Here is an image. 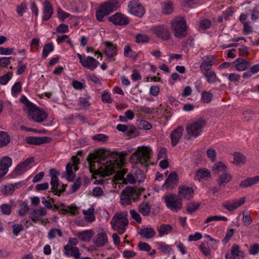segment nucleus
Returning a JSON list of instances; mask_svg holds the SVG:
<instances>
[{"instance_id":"f257e3e1","label":"nucleus","mask_w":259,"mask_h":259,"mask_svg":"<svg viewBox=\"0 0 259 259\" xmlns=\"http://www.w3.org/2000/svg\"><path fill=\"white\" fill-rule=\"evenodd\" d=\"M125 152H121L117 153L115 152H111L105 149H101L97 150L95 152L91 154L87 160L89 162L90 167V172L92 174V178L96 179L95 175L99 176L101 177H103L106 175H108V173H111L112 171H114L115 164L112 161L107 162L106 163H103L101 165L99 169H95V161L94 159L99 158L101 160L104 161L106 157L110 156L114 161L117 162L119 158H124Z\"/></svg>"},{"instance_id":"f03ea898","label":"nucleus","mask_w":259,"mask_h":259,"mask_svg":"<svg viewBox=\"0 0 259 259\" xmlns=\"http://www.w3.org/2000/svg\"><path fill=\"white\" fill-rule=\"evenodd\" d=\"M152 152L150 148L147 146L139 147L131 156V160L133 162L139 163L141 165L147 167L148 163L151 157Z\"/></svg>"},{"instance_id":"7ed1b4c3","label":"nucleus","mask_w":259,"mask_h":259,"mask_svg":"<svg viewBox=\"0 0 259 259\" xmlns=\"http://www.w3.org/2000/svg\"><path fill=\"white\" fill-rule=\"evenodd\" d=\"M172 29L175 37L182 39L188 35V26L184 17H177L171 21Z\"/></svg>"},{"instance_id":"20e7f679","label":"nucleus","mask_w":259,"mask_h":259,"mask_svg":"<svg viewBox=\"0 0 259 259\" xmlns=\"http://www.w3.org/2000/svg\"><path fill=\"white\" fill-rule=\"evenodd\" d=\"M118 2L116 0H109L102 5L99 9L96 10V16L99 21H104V18L110 13L116 10Z\"/></svg>"},{"instance_id":"39448f33","label":"nucleus","mask_w":259,"mask_h":259,"mask_svg":"<svg viewBox=\"0 0 259 259\" xmlns=\"http://www.w3.org/2000/svg\"><path fill=\"white\" fill-rule=\"evenodd\" d=\"M206 124L204 119H199L193 123L188 125L186 127V131L189 136L188 139H190L191 137L196 138L199 136L202 131V128Z\"/></svg>"},{"instance_id":"423d86ee","label":"nucleus","mask_w":259,"mask_h":259,"mask_svg":"<svg viewBox=\"0 0 259 259\" xmlns=\"http://www.w3.org/2000/svg\"><path fill=\"white\" fill-rule=\"evenodd\" d=\"M27 113L29 119L36 122H41L48 117V115L35 104L27 110Z\"/></svg>"},{"instance_id":"0eeeda50","label":"nucleus","mask_w":259,"mask_h":259,"mask_svg":"<svg viewBox=\"0 0 259 259\" xmlns=\"http://www.w3.org/2000/svg\"><path fill=\"white\" fill-rule=\"evenodd\" d=\"M163 198L164 199L166 206L170 209L176 211L181 209L182 207V201L176 199L175 194L165 195Z\"/></svg>"},{"instance_id":"6e6552de","label":"nucleus","mask_w":259,"mask_h":259,"mask_svg":"<svg viewBox=\"0 0 259 259\" xmlns=\"http://www.w3.org/2000/svg\"><path fill=\"white\" fill-rule=\"evenodd\" d=\"M128 8L130 13L135 16L141 17L145 14L144 7L138 2L131 1L128 5Z\"/></svg>"},{"instance_id":"1a4fd4ad","label":"nucleus","mask_w":259,"mask_h":259,"mask_svg":"<svg viewBox=\"0 0 259 259\" xmlns=\"http://www.w3.org/2000/svg\"><path fill=\"white\" fill-rule=\"evenodd\" d=\"M107 19L108 21L112 22L115 25H125L129 23L128 18L120 13H116Z\"/></svg>"},{"instance_id":"9d476101","label":"nucleus","mask_w":259,"mask_h":259,"mask_svg":"<svg viewBox=\"0 0 259 259\" xmlns=\"http://www.w3.org/2000/svg\"><path fill=\"white\" fill-rule=\"evenodd\" d=\"M178 182V175L176 171L171 172L165 181L162 188L168 189L174 188Z\"/></svg>"},{"instance_id":"9b49d317","label":"nucleus","mask_w":259,"mask_h":259,"mask_svg":"<svg viewBox=\"0 0 259 259\" xmlns=\"http://www.w3.org/2000/svg\"><path fill=\"white\" fill-rule=\"evenodd\" d=\"M178 196L181 198L190 200L193 197L194 190L192 187L184 185L179 187Z\"/></svg>"},{"instance_id":"f8f14e48","label":"nucleus","mask_w":259,"mask_h":259,"mask_svg":"<svg viewBox=\"0 0 259 259\" xmlns=\"http://www.w3.org/2000/svg\"><path fill=\"white\" fill-rule=\"evenodd\" d=\"M51 138L48 137H33L30 136L26 137L25 141L30 145H39L44 143L50 142Z\"/></svg>"},{"instance_id":"ddd939ff","label":"nucleus","mask_w":259,"mask_h":259,"mask_svg":"<svg viewBox=\"0 0 259 259\" xmlns=\"http://www.w3.org/2000/svg\"><path fill=\"white\" fill-rule=\"evenodd\" d=\"M34 161L33 157H30L27 158L23 162L18 164L15 168L13 172V174L15 176H19L22 174L24 172L27 170V167L28 165Z\"/></svg>"},{"instance_id":"4468645a","label":"nucleus","mask_w":259,"mask_h":259,"mask_svg":"<svg viewBox=\"0 0 259 259\" xmlns=\"http://www.w3.org/2000/svg\"><path fill=\"white\" fill-rule=\"evenodd\" d=\"M106 46L105 54L108 59H111L117 55V45L110 41H104Z\"/></svg>"},{"instance_id":"2eb2a0df","label":"nucleus","mask_w":259,"mask_h":259,"mask_svg":"<svg viewBox=\"0 0 259 259\" xmlns=\"http://www.w3.org/2000/svg\"><path fill=\"white\" fill-rule=\"evenodd\" d=\"M239 246L238 245H234L232 247L231 253H227L226 254V259H243L244 253L239 250Z\"/></svg>"},{"instance_id":"dca6fc26","label":"nucleus","mask_w":259,"mask_h":259,"mask_svg":"<svg viewBox=\"0 0 259 259\" xmlns=\"http://www.w3.org/2000/svg\"><path fill=\"white\" fill-rule=\"evenodd\" d=\"M183 127L182 126H179L171 133L170 139L172 147H175L179 143L183 135Z\"/></svg>"},{"instance_id":"f3484780","label":"nucleus","mask_w":259,"mask_h":259,"mask_svg":"<svg viewBox=\"0 0 259 259\" xmlns=\"http://www.w3.org/2000/svg\"><path fill=\"white\" fill-rule=\"evenodd\" d=\"M154 32L156 36L163 40H167L169 38V32L167 27L158 26L154 28Z\"/></svg>"},{"instance_id":"a211bd4d","label":"nucleus","mask_w":259,"mask_h":259,"mask_svg":"<svg viewBox=\"0 0 259 259\" xmlns=\"http://www.w3.org/2000/svg\"><path fill=\"white\" fill-rule=\"evenodd\" d=\"M53 14V9L52 5L48 0H46L44 3L43 16L44 21H48L51 17Z\"/></svg>"},{"instance_id":"6ab92c4d","label":"nucleus","mask_w":259,"mask_h":259,"mask_svg":"<svg viewBox=\"0 0 259 259\" xmlns=\"http://www.w3.org/2000/svg\"><path fill=\"white\" fill-rule=\"evenodd\" d=\"M233 64L236 70L242 71L245 70L249 67L250 62L244 59L239 58L233 62Z\"/></svg>"},{"instance_id":"aec40b11","label":"nucleus","mask_w":259,"mask_h":259,"mask_svg":"<svg viewBox=\"0 0 259 259\" xmlns=\"http://www.w3.org/2000/svg\"><path fill=\"white\" fill-rule=\"evenodd\" d=\"M107 241V235L105 232L98 233L93 240L94 245L98 247L104 246Z\"/></svg>"},{"instance_id":"412c9836","label":"nucleus","mask_w":259,"mask_h":259,"mask_svg":"<svg viewBox=\"0 0 259 259\" xmlns=\"http://www.w3.org/2000/svg\"><path fill=\"white\" fill-rule=\"evenodd\" d=\"M99 62L93 57L88 56L86 57L81 65L84 67L91 70H95L98 66Z\"/></svg>"},{"instance_id":"4be33fe9","label":"nucleus","mask_w":259,"mask_h":259,"mask_svg":"<svg viewBox=\"0 0 259 259\" xmlns=\"http://www.w3.org/2000/svg\"><path fill=\"white\" fill-rule=\"evenodd\" d=\"M259 182V176H256L253 177H248L245 180L241 181L239 184L240 188H247L251 187Z\"/></svg>"},{"instance_id":"5701e85b","label":"nucleus","mask_w":259,"mask_h":259,"mask_svg":"<svg viewBox=\"0 0 259 259\" xmlns=\"http://www.w3.org/2000/svg\"><path fill=\"white\" fill-rule=\"evenodd\" d=\"M110 224L112 226V228L114 231H116L119 228H126L128 225V221H123L116 219V218H113L112 219Z\"/></svg>"},{"instance_id":"b1692460","label":"nucleus","mask_w":259,"mask_h":259,"mask_svg":"<svg viewBox=\"0 0 259 259\" xmlns=\"http://www.w3.org/2000/svg\"><path fill=\"white\" fill-rule=\"evenodd\" d=\"M232 178L231 175L227 171L220 175L218 179V183L220 186H225L230 182Z\"/></svg>"},{"instance_id":"393cba45","label":"nucleus","mask_w":259,"mask_h":259,"mask_svg":"<svg viewBox=\"0 0 259 259\" xmlns=\"http://www.w3.org/2000/svg\"><path fill=\"white\" fill-rule=\"evenodd\" d=\"M227 169V166L221 161L215 163L211 168L212 172L215 175H218L221 172L223 173L226 172Z\"/></svg>"},{"instance_id":"a878e982","label":"nucleus","mask_w":259,"mask_h":259,"mask_svg":"<svg viewBox=\"0 0 259 259\" xmlns=\"http://www.w3.org/2000/svg\"><path fill=\"white\" fill-rule=\"evenodd\" d=\"M138 233L141 236L146 239L151 238L156 234V232L154 230L151 228H141Z\"/></svg>"},{"instance_id":"bb28decb","label":"nucleus","mask_w":259,"mask_h":259,"mask_svg":"<svg viewBox=\"0 0 259 259\" xmlns=\"http://www.w3.org/2000/svg\"><path fill=\"white\" fill-rule=\"evenodd\" d=\"M94 235V232L92 230H88L79 232L77 233V237L82 241L88 242L91 240Z\"/></svg>"},{"instance_id":"cd10ccee","label":"nucleus","mask_w":259,"mask_h":259,"mask_svg":"<svg viewBox=\"0 0 259 259\" xmlns=\"http://www.w3.org/2000/svg\"><path fill=\"white\" fill-rule=\"evenodd\" d=\"M138 211L144 216H147L151 211V205L148 202H143L138 207Z\"/></svg>"},{"instance_id":"c85d7f7f","label":"nucleus","mask_w":259,"mask_h":259,"mask_svg":"<svg viewBox=\"0 0 259 259\" xmlns=\"http://www.w3.org/2000/svg\"><path fill=\"white\" fill-rule=\"evenodd\" d=\"M210 176V172L208 169L200 168L195 172L194 179L200 181L203 178H208Z\"/></svg>"},{"instance_id":"c756f323","label":"nucleus","mask_w":259,"mask_h":259,"mask_svg":"<svg viewBox=\"0 0 259 259\" xmlns=\"http://www.w3.org/2000/svg\"><path fill=\"white\" fill-rule=\"evenodd\" d=\"M234 161L233 163L236 165H239L241 163H245L246 161V156L240 152H234L233 154Z\"/></svg>"},{"instance_id":"7c9ffc66","label":"nucleus","mask_w":259,"mask_h":259,"mask_svg":"<svg viewBox=\"0 0 259 259\" xmlns=\"http://www.w3.org/2000/svg\"><path fill=\"white\" fill-rule=\"evenodd\" d=\"M1 192L5 196L12 195L15 190L13 184H10L8 185H3L1 187Z\"/></svg>"},{"instance_id":"2f4dec72","label":"nucleus","mask_w":259,"mask_h":259,"mask_svg":"<svg viewBox=\"0 0 259 259\" xmlns=\"http://www.w3.org/2000/svg\"><path fill=\"white\" fill-rule=\"evenodd\" d=\"M10 141V137L7 133L0 131V147L7 145Z\"/></svg>"},{"instance_id":"473e14b6","label":"nucleus","mask_w":259,"mask_h":259,"mask_svg":"<svg viewBox=\"0 0 259 259\" xmlns=\"http://www.w3.org/2000/svg\"><path fill=\"white\" fill-rule=\"evenodd\" d=\"M172 227L169 224H162L158 229L159 236L161 237L171 231Z\"/></svg>"},{"instance_id":"72a5a7b5","label":"nucleus","mask_w":259,"mask_h":259,"mask_svg":"<svg viewBox=\"0 0 259 259\" xmlns=\"http://www.w3.org/2000/svg\"><path fill=\"white\" fill-rule=\"evenodd\" d=\"M201 205L200 203L191 202L188 203L186 206V209L187 213H193L199 209Z\"/></svg>"},{"instance_id":"f704fd0d","label":"nucleus","mask_w":259,"mask_h":259,"mask_svg":"<svg viewBox=\"0 0 259 259\" xmlns=\"http://www.w3.org/2000/svg\"><path fill=\"white\" fill-rule=\"evenodd\" d=\"M82 212L86 215L84 218L89 222L91 223L95 221V217L94 215V208L93 207H90L87 210H83Z\"/></svg>"},{"instance_id":"c9c22d12","label":"nucleus","mask_w":259,"mask_h":259,"mask_svg":"<svg viewBox=\"0 0 259 259\" xmlns=\"http://www.w3.org/2000/svg\"><path fill=\"white\" fill-rule=\"evenodd\" d=\"M203 74L206 78L207 81L209 83H214L217 81L218 79L215 72L213 71L210 72H203Z\"/></svg>"},{"instance_id":"e433bc0d","label":"nucleus","mask_w":259,"mask_h":259,"mask_svg":"<svg viewBox=\"0 0 259 259\" xmlns=\"http://www.w3.org/2000/svg\"><path fill=\"white\" fill-rule=\"evenodd\" d=\"M54 50V46L52 42L46 44L43 48L42 57L46 58L49 54Z\"/></svg>"},{"instance_id":"4c0bfd02","label":"nucleus","mask_w":259,"mask_h":259,"mask_svg":"<svg viewBox=\"0 0 259 259\" xmlns=\"http://www.w3.org/2000/svg\"><path fill=\"white\" fill-rule=\"evenodd\" d=\"M213 94L210 92L203 91L201 93V101L204 103H209L213 98Z\"/></svg>"},{"instance_id":"58836bf2","label":"nucleus","mask_w":259,"mask_h":259,"mask_svg":"<svg viewBox=\"0 0 259 259\" xmlns=\"http://www.w3.org/2000/svg\"><path fill=\"white\" fill-rule=\"evenodd\" d=\"M126 135L130 138H132L138 136L139 135V133L138 130L135 126L129 124Z\"/></svg>"},{"instance_id":"ea45409f","label":"nucleus","mask_w":259,"mask_h":259,"mask_svg":"<svg viewBox=\"0 0 259 259\" xmlns=\"http://www.w3.org/2000/svg\"><path fill=\"white\" fill-rule=\"evenodd\" d=\"M66 179L68 181L72 182L75 178V174L73 172L72 165L70 163H68L66 166Z\"/></svg>"},{"instance_id":"a19ab883","label":"nucleus","mask_w":259,"mask_h":259,"mask_svg":"<svg viewBox=\"0 0 259 259\" xmlns=\"http://www.w3.org/2000/svg\"><path fill=\"white\" fill-rule=\"evenodd\" d=\"M50 184L52 186V191L55 193V192H58V187L59 186V179L57 176L55 175H52L51 180Z\"/></svg>"},{"instance_id":"79ce46f5","label":"nucleus","mask_w":259,"mask_h":259,"mask_svg":"<svg viewBox=\"0 0 259 259\" xmlns=\"http://www.w3.org/2000/svg\"><path fill=\"white\" fill-rule=\"evenodd\" d=\"M29 218L34 223H36L41 220V218L39 215L38 210L37 209H33L29 212Z\"/></svg>"},{"instance_id":"37998d69","label":"nucleus","mask_w":259,"mask_h":259,"mask_svg":"<svg viewBox=\"0 0 259 259\" xmlns=\"http://www.w3.org/2000/svg\"><path fill=\"white\" fill-rule=\"evenodd\" d=\"M213 64L214 62L212 60L203 61L200 65V69L202 70V72H208Z\"/></svg>"},{"instance_id":"c03bdc74","label":"nucleus","mask_w":259,"mask_h":259,"mask_svg":"<svg viewBox=\"0 0 259 259\" xmlns=\"http://www.w3.org/2000/svg\"><path fill=\"white\" fill-rule=\"evenodd\" d=\"M135 193L136 191L134 187L132 186H128L122 191L121 196L130 197Z\"/></svg>"},{"instance_id":"a18cd8bd","label":"nucleus","mask_w":259,"mask_h":259,"mask_svg":"<svg viewBox=\"0 0 259 259\" xmlns=\"http://www.w3.org/2000/svg\"><path fill=\"white\" fill-rule=\"evenodd\" d=\"M20 101L23 103L25 105L23 108L24 111H27L34 104L29 101L25 96L23 95L21 96Z\"/></svg>"},{"instance_id":"49530a36","label":"nucleus","mask_w":259,"mask_h":259,"mask_svg":"<svg viewBox=\"0 0 259 259\" xmlns=\"http://www.w3.org/2000/svg\"><path fill=\"white\" fill-rule=\"evenodd\" d=\"M12 74V72H8L7 73L0 76V84L6 85L11 79Z\"/></svg>"},{"instance_id":"de8ad7c7","label":"nucleus","mask_w":259,"mask_h":259,"mask_svg":"<svg viewBox=\"0 0 259 259\" xmlns=\"http://www.w3.org/2000/svg\"><path fill=\"white\" fill-rule=\"evenodd\" d=\"M135 178L139 183L143 182L145 179V175L143 171L140 169H138L135 172Z\"/></svg>"},{"instance_id":"09e8293b","label":"nucleus","mask_w":259,"mask_h":259,"mask_svg":"<svg viewBox=\"0 0 259 259\" xmlns=\"http://www.w3.org/2000/svg\"><path fill=\"white\" fill-rule=\"evenodd\" d=\"M66 256H72L75 259H79L80 258V253L79 252V248L77 247H75L71 251L67 252Z\"/></svg>"},{"instance_id":"8fccbe9b","label":"nucleus","mask_w":259,"mask_h":259,"mask_svg":"<svg viewBox=\"0 0 259 259\" xmlns=\"http://www.w3.org/2000/svg\"><path fill=\"white\" fill-rule=\"evenodd\" d=\"M101 100L102 101L105 103L110 104L113 102L110 94L109 92L105 91H104L101 95Z\"/></svg>"},{"instance_id":"3c124183","label":"nucleus","mask_w":259,"mask_h":259,"mask_svg":"<svg viewBox=\"0 0 259 259\" xmlns=\"http://www.w3.org/2000/svg\"><path fill=\"white\" fill-rule=\"evenodd\" d=\"M149 40V38L146 35L142 34H138L136 36V42L137 43L147 42Z\"/></svg>"},{"instance_id":"603ef678","label":"nucleus","mask_w":259,"mask_h":259,"mask_svg":"<svg viewBox=\"0 0 259 259\" xmlns=\"http://www.w3.org/2000/svg\"><path fill=\"white\" fill-rule=\"evenodd\" d=\"M199 248L205 256L209 255L210 252V249L209 248V244L208 242L201 243L200 245Z\"/></svg>"},{"instance_id":"864d4df0","label":"nucleus","mask_w":259,"mask_h":259,"mask_svg":"<svg viewBox=\"0 0 259 259\" xmlns=\"http://www.w3.org/2000/svg\"><path fill=\"white\" fill-rule=\"evenodd\" d=\"M0 209L4 214L9 215L11 213V206L8 204H3L0 206Z\"/></svg>"},{"instance_id":"5fc2aeb1","label":"nucleus","mask_w":259,"mask_h":259,"mask_svg":"<svg viewBox=\"0 0 259 259\" xmlns=\"http://www.w3.org/2000/svg\"><path fill=\"white\" fill-rule=\"evenodd\" d=\"M138 247L140 250L147 252L149 251L151 249V246L149 245L148 243L142 241L139 242Z\"/></svg>"},{"instance_id":"6e6d98bb","label":"nucleus","mask_w":259,"mask_h":259,"mask_svg":"<svg viewBox=\"0 0 259 259\" xmlns=\"http://www.w3.org/2000/svg\"><path fill=\"white\" fill-rule=\"evenodd\" d=\"M211 21L207 19H204L200 22V27L203 30L208 29L211 26Z\"/></svg>"},{"instance_id":"4d7b16f0","label":"nucleus","mask_w":259,"mask_h":259,"mask_svg":"<svg viewBox=\"0 0 259 259\" xmlns=\"http://www.w3.org/2000/svg\"><path fill=\"white\" fill-rule=\"evenodd\" d=\"M78 104L81 108H88L90 106L89 101L85 98L80 97L78 99Z\"/></svg>"},{"instance_id":"13d9d810","label":"nucleus","mask_w":259,"mask_h":259,"mask_svg":"<svg viewBox=\"0 0 259 259\" xmlns=\"http://www.w3.org/2000/svg\"><path fill=\"white\" fill-rule=\"evenodd\" d=\"M21 83L20 81H18L12 87L11 92L12 94H17L21 91Z\"/></svg>"},{"instance_id":"bf43d9fd","label":"nucleus","mask_w":259,"mask_h":259,"mask_svg":"<svg viewBox=\"0 0 259 259\" xmlns=\"http://www.w3.org/2000/svg\"><path fill=\"white\" fill-rule=\"evenodd\" d=\"M13 233L16 236L19 235L20 232L23 230V226L22 224H14L12 226Z\"/></svg>"},{"instance_id":"052dcab7","label":"nucleus","mask_w":259,"mask_h":259,"mask_svg":"<svg viewBox=\"0 0 259 259\" xmlns=\"http://www.w3.org/2000/svg\"><path fill=\"white\" fill-rule=\"evenodd\" d=\"M157 245L161 248V250L163 252H167L169 254L172 249L169 245H166L163 242H157Z\"/></svg>"},{"instance_id":"680f3d73","label":"nucleus","mask_w":259,"mask_h":259,"mask_svg":"<svg viewBox=\"0 0 259 259\" xmlns=\"http://www.w3.org/2000/svg\"><path fill=\"white\" fill-rule=\"evenodd\" d=\"M207 157L210 158L212 161H214L217 156L215 150L213 148H210L206 151Z\"/></svg>"},{"instance_id":"e2e57ef3","label":"nucleus","mask_w":259,"mask_h":259,"mask_svg":"<svg viewBox=\"0 0 259 259\" xmlns=\"http://www.w3.org/2000/svg\"><path fill=\"white\" fill-rule=\"evenodd\" d=\"M139 125L140 128L144 130H150L152 127L150 123L144 120H141Z\"/></svg>"},{"instance_id":"0e129e2a","label":"nucleus","mask_w":259,"mask_h":259,"mask_svg":"<svg viewBox=\"0 0 259 259\" xmlns=\"http://www.w3.org/2000/svg\"><path fill=\"white\" fill-rule=\"evenodd\" d=\"M130 213L132 216V218L136 220L137 223H141L142 222V219L139 214L136 211H135L134 209H131L130 211Z\"/></svg>"},{"instance_id":"69168bd1","label":"nucleus","mask_w":259,"mask_h":259,"mask_svg":"<svg viewBox=\"0 0 259 259\" xmlns=\"http://www.w3.org/2000/svg\"><path fill=\"white\" fill-rule=\"evenodd\" d=\"M93 139L98 141L105 142L108 139V137L103 134H99L94 135L93 137Z\"/></svg>"},{"instance_id":"338daca9","label":"nucleus","mask_w":259,"mask_h":259,"mask_svg":"<svg viewBox=\"0 0 259 259\" xmlns=\"http://www.w3.org/2000/svg\"><path fill=\"white\" fill-rule=\"evenodd\" d=\"M27 9L26 4L25 3H21L20 5L17 6V12L20 15L22 16L23 13L25 12Z\"/></svg>"},{"instance_id":"774afa93","label":"nucleus","mask_w":259,"mask_h":259,"mask_svg":"<svg viewBox=\"0 0 259 259\" xmlns=\"http://www.w3.org/2000/svg\"><path fill=\"white\" fill-rule=\"evenodd\" d=\"M68 26L66 24L61 23L56 27V31L59 33H65L68 31Z\"/></svg>"}]
</instances>
